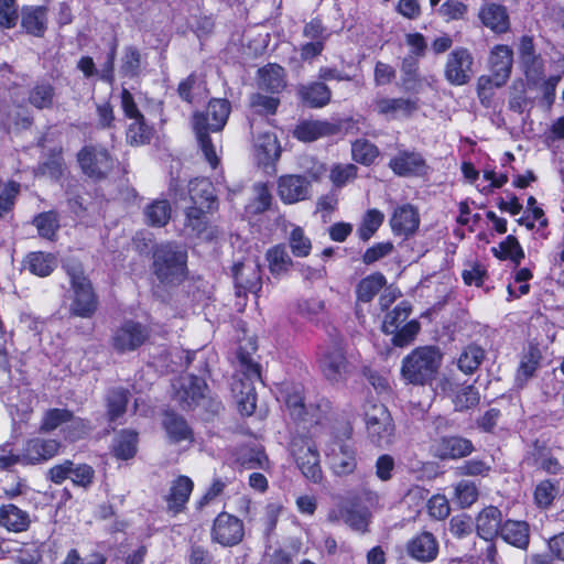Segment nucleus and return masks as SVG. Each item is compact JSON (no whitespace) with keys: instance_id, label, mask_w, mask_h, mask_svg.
I'll return each mask as SVG.
<instances>
[{"instance_id":"1","label":"nucleus","mask_w":564,"mask_h":564,"mask_svg":"<svg viewBox=\"0 0 564 564\" xmlns=\"http://www.w3.org/2000/svg\"><path fill=\"white\" fill-rule=\"evenodd\" d=\"M231 107L226 99L215 98L208 102L205 112L193 116V128L206 161L213 169L217 167L219 158L209 138V132H218L225 127Z\"/></svg>"},{"instance_id":"2","label":"nucleus","mask_w":564,"mask_h":564,"mask_svg":"<svg viewBox=\"0 0 564 564\" xmlns=\"http://www.w3.org/2000/svg\"><path fill=\"white\" fill-rule=\"evenodd\" d=\"M442 352L437 347L423 346L414 349L403 358L401 372L412 384H425L434 379L441 364Z\"/></svg>"},{"instance_id":"3","label":"nucleus","mask_w":564,"mask_h":564,"mask_svg":"<svg viewBox=\"0 0 564 564\" xmlns=\"http://www.w3.org/2000/svg\"><path fill=\"white\" fill-rule=\"evenodd\" d=\"M64 268L74 292L70 312L79 317H90L97 308V297L89 280L84 275L79 264L66 263Z\"/></svg>"},{"instance_id":"4","label":"nucleus","mask_w":564,"mask_h":564,"mask_svg":"<svg viewBox=\"0 0 564 564\" xmlns=\"http://www.w3.org/2000/svg\"><path fill=\"white\" fill-rule=\"evenodd\" d=\"M186 253L174 245L159 247L154 252V272L162 283H180L184 278Z\"/></svg>"},{"instance_id":"5","label":"nucleus","mask_w":564,"mask_h":564,"mask_svg":"<svg viewBox=\"0 0 564 564\" xmlns=\"http://www.w3.org/2000/svg\"><path fill=\"white\" fill-rule=\"evenodd\" d=\"M367 435L372 444L386 447L393 442L394 424L388 409L381 403H369L365 409Z\"/></svg>"},{"instance_id":"6","label":"nucleus","mask_w":564,"mask_h":564,"mask_svg":"<svg viewBox=\"0 0 564 564\" xmlns=\"http://www.w3.org/2000/svg\"><path fill=\"white\" fill-rule=\"evenodd\" d=\"M243 378L235 380L231 390L235 394L237 406L242 415H251L256 410L257 395L253 387L254 380H260V367L247 358H241Z\"/></svg>"},{"instance_id":"7","label":"nucleus","mask_w":564,"mask_h":564,"mask_svg":"<svg viewBox=\"0 0 564 564\" xmlns=\"http://www.w3.org/2000/svg\"><path fill=\"white\" fill-rule=\"evenodd\" d=\"M290 453L305 478L313 482L322 480L319 454L311 438L304 436L292 437Z\"/></svg>"},{"instance_id":"8","label":"nucleus","mask_w":564,"mask_h":564,"mask_svg":"<svg viewBox=\"0 0 564 564\" xmlns=\"http://www.w3.org/2000/svg\"><path fill=\"white\" fill-rule=\"evenodd\" d=\"M513 64V52L508 45H496L492 47L489 56L490 76H481L478 80L479 96H481L488 86L500 87L507 83L510 77Z\"/></svg>"},{"instance_id":"9","label":"nucleus","mask_w":564,"mask_h":564,"mask_svg":"<svg viewBox=\"0 0 564 564\" xmlns=\"http://www.w3.org/2000/svg\"><path fill=\"white\" fill-rule=\"evenodd\" d=\"M174 400L183 410H192L207 402L205 381L194 375H183L174 383Z\"/></svg>"},{"instance_id":"10","label":"nucleus","mask_w":564,"mask_h":564,"mask_svg":"<svg viewBox=\"0 0 564 564\" xmlns=\"http://www.w3.org/2000/svg\"><path fill=\"white\" fill-rule=\"evenodd\" d=\"M77 161L85 175L90 178H105L113 169L116 160L101 147L86 145L77 154Z\"/></svg>"},{"instance_id":"11","label":"nucleus","mask_w":564,"mask_h":564,"mask_svg":"<svg viewBox=\"0 0 564 564\" xmlns=\"http://www.w3.org/2000/svg\"><path fill=\"white\" fill-rule=\"evenodd\" d=\"M319 368L324 377L333 383L345 382L355 370L344 349L338 345H333L321 354Z\"/></svg>"},{"instance_id":"12","label":"nucleus","mask_w":564,"mask_h":564,"mask_svg":"<svg viewBox=\"0 0 564 564\" xmlns=\"http://www.w3.org/2000/svg\"><path fill=\"white\" fill-rule=\"evenodd\" d=\"M149 336L147 326L134 321H127L113 332L111 343L115 350L123 354L138 349L148 340Z\"/></svg>"},{"instance_id":"13","label":"nucleus","mask_w":564,"mask_h":564,"mask_svg":"<svg viewBox=\"0 0 564 564\" xmlns=\"http://www.w3.org/2000/svg\"><path fill=\"white\" fill-rule=\"evenodd\" d=\"M474 57L465 47H457L452 51L444 68L446 80L455 86L467 84L473 76Z\"/></svg>"},{"instance_id":"14","label":"nucleus","mask_w":564,"mask_h":564,"mask_svg":"<svg viewBox=\"0 0 564 564\" xmlns=\"http://www.w3.org/2000/svg\"><path fill=\"white\" fill-rule=\"evenodd\" d=\"M326 458L336 475L351 474L357 466L356 451L343 440H333L325 449Z\"/></svg>"},{"instance_id":"15","label":"nucleus","mask_w":564,"mask_h":564,"mask_svg":"<svg viewBox=\"0 0 564 564\" xmlns=\"http://www.w3.org/2000/svg\"><path fill=\"white\" fill-rule=\"evenodd\" d=\"M245 535L243 523L237 517L221 512L214 521L212 538L224 546L239 544Z\"/></svg>"},{"instance_id":"16","label":"nucleus","mask_w":564,"mask_h":564,"mask_svg":"<svg viewBox=\"0 0 564 564\" xmlns=\"http://www.w3.org/2000/svg\"><path fill=\"white\" fill-rule=\"evenodd\" d=\"M389 167L398 176H422L427 173L429 166L425 159L417 151L398 150L397 154L391 158Z\"/></svg>"},{"instance_id":"17","label":"nucleus","mask_w":564,"mask_h":564,"mask_svg":"<svg viewBox=\"0 0 564 564\" xmlns=\"http://www.w3.org/2000/svg\"><path fill=\"white\" fill-rule=\"evenodd\" d=\"M311 182L303 175L285 174L278 180V196L284 204H295L310 198Z\"/></svg>"},{"instance_id":"18","label":"nucleus","mask_w":564,"mask_h":564,"mask_svg":"<svg viewBox=\"0 0 564 564\" xmlns=\"http://www.w3.org/2000/svg\"><path fill=\"white\" fill-rule=\"evenodd\" d=\"M474 451L473 443L462 436H443L434 440L431 453L434 457L447 460L468 456Z\"/></svg>"},{"instance_id":"19","label":"nucleus","mask_w":564,"mask_h":564,"mask_svg":"<svg viewBox=\"0 0 564 564\" xmlns=\"http://www.w3.org/2000/svg\"><path fill=\"white\" fill-rule=\"evenodd\" d=\"M61 444L56 440L33 437L28 440L22 449V465H36L54 457L59 451Z\"/></svg>"},{"instance_id":"20","label":"nucleus","mask_w":564,"mask_h":564,"mask_svg":"<svg viewBox=\"0 0 564 564\" xmlns=\"http://www.w3.org/2000/svg\"><path fill=\"white\" fill-rule=\"evenodd\" d=\"M232 272L238 296L242 292L257 294L261 290L260 265L257 260L248 259L243 262H238L234 265Z\"/></svg>"},{"instance_id":"21","label":"nucleus","mask_w":564,"mask_h":564,"mask_svg":"<svg viewBox=\"0 0 564 564\" xmlns=\"http://www.w3.org/2000/svg\"><path fill=\"white\" fill-rule=\"evenodd\" d=\"M375 110L388 119L408 118L417 109V101L410 98H377Z\"/></svg>"},{"instance_id":"22","label":"nucleus","mask_w":564,"mask_h":564,"mask_svg":"<svg viewBox=\"0 0 564 564\" xmlns=\"http://www.w3.org/2000/svg\"><path fill=\"white\" fill-rule=\"evenodd\" d=\"M406 552L419 562H431L438 554V541L431 532H421L408 542Z\"/></svg>"},{"instance_id":"23","label":"nucleus","mask_w":564,"mask_h":564,"mask_svg":"<svg viewBox=\"0 0 564 564\" xmlns=\"http://www.w3.org/2000/svg\"><path fill=\"white\" fill-rule=\"evenodd\" d=\"M478 18L484 26L496 34L506 33L510 29V19L507 8L501 4L495 2L485 3L479 9Z\"/></svg>"},{"instance_id":"24","label":"nucleus","mask_w":564,"mask_h":564,"mask_svg":"<svg viewBox=\"0 0 564 564\" xmlns=\"http://www.w3.org/2000/svg\"><path fill=\"white\" fill-rule=\"evenodd\" d=\"M420 225L417 210L410 204H404L394 208L390 226L393 234L408 237L416 231Z\"/></svg>"},{"instance_id":"25","label":"nucleus","mask_w":564,"mask_h":564,"mask_svg":"<svg viewBox=\"0 0 564 564\" xmlns=\"http://www.w3.org/2000/svg\"><path fill=\"white\" fill-rule=\"evenodd\" d=\"M210 210H207L203 207H188L185 212V223L184 226L186 229L191 230V232L197 237H200L206 240L213 239L217 230L215 227L209 225V220L207 214Z\"/></svg>"},{"instance_id":"26","label":"nucleus","mask_w":564,"mask_h":564,"mask_svg":"<svg viewBox=\"0 0 564 564\" xmlns=\"http://www.w3.org/2000/svg\"><path fill=\"white\" fill-rule=\"evenodd\" d=\"M193 487L194 484L187 476L177 477L172 482L166 496L167 510L173 514L183 511L193 491Z\"/></svg>"},{"instance_id":"27","label":"nucleus","mask_w":564,"mask_h":564,"mask_svg":"<svg viewBox=\"0 0 564 564\" xmlns=\"http://www.w3.org/2000/svg\"><path fill=\"white\" fill-rule=\"evenodd\" d=\"M501 521L502 514L497 507L489 506L485 508L476 518L477 534L487 541L492 540L500 534Z\"/></svg>"},{"instance_id":"28","label":"nucleus","mask_w":564,"mask_h":564,"mask_svg":"<svg viewBox=\"0 0 564 564\" xmlns=\"http://www.w3.org/2000/svg\"><path fill=\"white\" fill-rule=\"evenodd\" d=\"M213 184L206 178H196L189 182L188 193L193 205L191 207H203L207 210H214L217 207V200Z\"/></svg>"},{"instance_id":"29","label":"nucleus","mask_w":564,"mask_h":564,"mask_svg":"<svg viewBox=\"0 0 564 564\" xmlns=\"http://www.w3.org/2000/svg\"><path fill=\"white\" fill-rule=\"evenodd\" d=\"M542 360V352L535 345H529L523 352L516 373V384L523 388L534 377Z\"/></svg>"},{"instance_id":"30","label":"nucleus","mask_w":564,"mask_h":564,"mask_svg":"<svg viewBox=\"0 0 564 564\" xmlns=\"http://www.w3.org/2000/svg\"><path fill=\"white\" fill-rule=\"evenodd\" d=\"M297 94L301 100L312 108H322L328 105L332 98L329 87L321 82L299 86Z\"/></svg>"},{"instance_id":"31","label":"nucleus","mask_w":564,"mask_h":564,"mask_svg":"<svg viewBox=\"0 0 564 564\" xmlns=\"http://www.w3.org/2000/svg\"><path fill=\"white\" fill-rule=\"evenodd\" d=\"M31 523L26 511L14 505H6L0 508V524L12 532L25 531Z\"/></svg>"},{"instance_id":"32","label":"nucleus","mask_w":564,"mask_h":564,"mask_svg":"<svg viewBox=\"0 0 564 564\" xmlns=\"http://www.w3.org/2000/svg\"><path fill=\"white\" fill-rule=\"evenodd\" d=\"M500 535L507 543L519 549H527L529 545V525L524 521H506L500 529Z\"/></svg>"},{"instance_id":"33","label":"nucleus","mask_w":564,"mask_h":564,"mask_svg":"<svg viewBox=\"0 0 564 564\" xmlns=\"http://www.w3.org/2000/svg\"><path fill=\"white\" fill-rule=\"evenodd\" d=\"M259 86L272 94H278L285 87V72L276 64H269L259 69Z\"/></svg>"},{"instance_id":"34","label":"nucleus","mask_w":564,"mask_h":564,"mask_svg":"<svg viewBox=\"0 0 564 564\" xmlns=\"http://www.w3.org/2000/svg\"><path fill=\"white\" fill-rule=\"evenodd\" d=\"M334 132V126L326 121H303L296 126L293 135L303 142H312Z\"/></svg>"},{"instance_id":"35","label":"nucleus","mask_w":564,"mask_h":564,"mask_svg":"<svg viewBox=\"0 0 564 564\" xmlns=\"http://www.w3.org/2000/svg\"><path fill=\"white\" fill-rule=\"evenodd\" d=\"M254 149L258 160L262 164H270L280 158V144L272 133L259 134L254 140Z\"/></svg>"},{"instance_id":"36","label":"nucleus","mask_w":564,"mask_h":564,"mask_svg":"<svg viewBox=\"0 0 564 564\" xmlns=\"http://www.w3.org/2000/svg\"><path fill=\"white\" fill-rule=\"evenodd\" d=\"M47 17L45 7H30L22 12V26L30 34L42 36L46 30Z\"/></svg>"},{"instance_id":"37","label":"nucleus","mask_w":564,"mask_h":564,"mask_svg":"<svg viewBox=\"0 0 564 564\" xmlns=\"http://www.w3.org/2000/svg\"><path fill=\"white\" fill-rule=\"evenodd\" d=\"M519 54L528 76H539L542 73V61L535 55L533 41L530 36L521 37Z\"/></svg>"},{"instance_id":"38","label":"nucleus","mask_w":564,"mask_h":564,"mask_svg":"<svg viewBox=\"0 0 564 564\" xmlns=\"http://www.w3.org/2000/svg\"><path fill=\"white\" fill-rule=\"evenodd\" d=\"M164 429L169 438L178 443L182 441H191L193 433L186 421L174 413H166L163 421Z\"/></svg>"},{"instance_id":"39","label":"nucleus","mask_w":564,"mask_h":564,"mask_svg":"<svg viewBox=\"0 0 564 564\" xmlns=\"http://www.w3.org/2000/svg\"><path fill=\"white\" fill-rule=\"evenodd\" d=\"M267 261L270 272L275 276L285 274L293 265V261L284 245H276L270 248L267 251Z\"/></svg>"},{"instance_id":"40","label":"nucleus","mask_w":564,"mask_h":564,"mask_svg":"<svg viewBox=\"0 0 564 564\" xmlns=\"http://www.w3.org/2000/svg\"><path fill=\"white\" fill-rule=\"evenodd\" d=\"M55 88L50 82H39L29 91V102L37 109H50L53 107Z\"/></svg>"},{"instance_id":"41","label":"nucleus","mask_w":564,"mask_h":564,"mask_svg":"<svg viewBox=\"0 0 564 564\" xmlns=\"http://www.w3.org/2000/svg\"><path fill=\"white\" fill-rule=\"evenodd\" d=\"M29 270L39 276L50 275L57 267V260L54 254L45 252H31L26 258Z\"/></svg>"},{"instance_id":"42","label":"nucleus","mask_w":564,"mask_h":564,"mask_svg":"<svg viewBox=\"0 0 564 564\" xmlns=\"http://www.w3.org/2000/svg\"><path fill=\"white\" fill-rule=\"evenodd\" d=\"M485 351L477 345H469L463 349L457 358V367L465 375L474 373L481 365Z\"/></svg>"},{"instance_id":"43","label":"nucleus","mask_w":564,"mask_h":564,"mask_svg":"<svg viewBox=\"0 0 564 564\" xmlns=\"http://www.w3.org/2000/svg\"><path fill=\"white\" fill-rule=\"evenodd\" d=\"M452 500L459 508L465 509L474 505L479 496L478 488L474 481L463 479L453 486Z\"/></svg>"},{"instance_id":"44","label":"nucleus","mask_w":564,"mask_h":564,"mask_svg":"<svg viewBox=\"0 0 564 564\" xmlns=\"http://www.w3.org/2000/svg\"><path fill=\"white\" fill-rule=\"evenodd\" d=\"M387 280L380 272H376L364 278L357 285V299L360 302L368 303L386 285Z\"/></svg>"},{"instance_id":"45","label":"nucleus","mask_w":564,"mask_h":564,"mask_svg":"<svg viewBox=\"0 0 564 564\" xmlns=\"http://www.w3.org/2000/svg\"><path fill=\"white\" fill-rule=\"evenodd\" d=\"M145 220L154 227L165 226L171 218V206L166 199H156L144 209Z\"/></svg>"},{"instance_id":"46","label":"nucleus","mask_w":564,"mask_h":564,"mask_svg":"<svg viewBox=\"0 0 564 564\" xmlns=\"http://www.w3.org/2000/svg\"><path fill=\"white\" fill-rule=\"evenodd\" d=\"M153 129L145 123L144 117L134 119L127 129L126 140L130 145L140 147L150 143Z\"/></svg>"},{"instance_id":"47","label":"nucleus","mask_w":564,"mask_h":564,"mask_svg":"<svg viewBox=\"0 0 564 564\" xmlns=\"http://www.w3.org/2000/svg\"><path fill=\"white\" fill-rule=\"evenodd\" d=\"M411 308L406 302L398 304L391 312H389L382 323V330L386 334H394L401 326H403L410 315Z\"/></svg>"},{"instance_id":"48","label":"nucleus","mask_w":564,"mask_h":564,"mask_svg":"<svg viewBox=\"0 0 564 564\" xmlns=\"http://www.w3.org/2000/svg\"><path fill=\"white\" fill-rule=\"evenodd\" d=\"M351 155L354 161L362 165H370L379 155L378 148L366 139L356 140L351 144Z\"/></svg>"},{"instance_id":"49","label":"nucleus","mask_w":564,"mask_h":564,"mask_svg":"<svg viewBox=\"0 0 564 564\" xmlns=\"http://www.w3.org/2000/svg\"><path fill=\"white\" fill-rule=\"evenodd\" d=\"M384 220L382 212L373 208L369 209L362 217L361 224L357 230L359 238L364 241L369 240L379 229Z\"/></svg>"},{"instance_id":"50","label":"nucleus","mask_w":564,"mask_h":564,"mask_svg":"<svg viewBox=\"0 0 564 564\" xmlns=\"http://www.w3.org/2000/svg\"><path fill=\"white\" fill-rule=\"evenodd\" d=\"M283 398L290 414L295 420L304 419V415L306 414V405L304 403L301 389L299 387H288L283 391Z\"/></svg>"},{"instance_id":"51","label":"nucleus","mask_w":564,"mask_h":564,"mask_svg":"<svg viewBox=\"0 0 564 564\" xmlns=\"http://www.w3.org/2000/svg\"><path fill=\"white\" fill-rule=\"evenodd\" d=\"M33 225L41 237L52 240L59 227L57 214L55 212L41 213L34 217Z\"/></svg>"},{"instance_id":"52","label":"nucleus","mask_w":564,"mask_h":564,"mask_svg":"<svg viewBox=\"0 0 564 564\" xmlns=\"http://www.w3.org/2000/svg\"><path fill=\"white\" fill-rule=\"evenodd\" d=\"M67 420H70V411L67 409H50L47 410L40 425V431L52 432L57 427L65 426Z\"/></svg>"},{"instance_id":"53","label":"nucleus","mask_w":564,"mask_h":564,"mask_svg":"<svg viewBox=\"0 0 564 564\" xmlns=\"http://www.w3.org/2000/svg\"><path fill=\"white\" fill-rule=\"evenodd\" d=\"M137 433L123 431L116 438L113 451L116 456L122 459L131 458L135 454Z\"/></svg>"},{"instance_id":"54","label":"nucleus","mask_w":564,"mask_h":564,"mask_svg":"<svg viewBox=\"0 0 564 564\" xmlns=\"http://www.w3.org/2000/svg\"><path fill=\"white\" fill-rule=\"evenodd\" d=\"M480 394L478 390L473 386L462 387L454 397V405L457 411H465L473 409L478 405Z\"/></svg>"},{"instance_id":"55","label":"nucleus","mask_w":564,"mask_h":564,"mask_svg":"<svg viewBox=\"0 0 564 564\" xmlns=\"http://www.w3.org/2000/svg\"><path fill=\"white\" fill-rule=\"evenodd\" d=\"M289 245L292 253L295 257L304 258L307 257L312 249V242L308 237L304 234V230L294 226L289 236Z\"/></svg>"},{"instance_id":"56","label":"nucleus","mask_w":564,"mask_h":564,"mask_svg":"<svg viewBox=\"0 0 564 564\" xmlns=\"http://www.w3.org/2000/svg\"><path fill=\"white\" fill-rule=\"evenodd\" d=\"M107 400L109 420L116 421L126 412L128 391L124 389H113L109 392Z\"/></svg>"},{"instance_id":"57","label":"nucleus","mask_w":564,"mask_h":564,"mask_svg":"<svg viewBox=\"0 0 564 564\" xmlns=\"http://www.w3.org/2000/svg\"><path fill=\"white\" fill-rule=\"evenodd\" d=\"M141 68V54L134 46L124 48L121 57L120 72L128 77H134L140 73Z\"/></svg>"},{"instance_id":"58","label":"nucleus","mask_w":564,"mask_h":564,"mask_svg":"<svg viewBox=\"0 0 564 564\" xmlns=\"http://www.w3.org/2000/svg\"><path fill=\"white\" fill-rule=\"evenodd\" d=\"M419 59L414 55H408L403 58L401 72L403 73L402 85L405 90L413 91L417 86Z\"/></svg>"},{"instance_id":"59","label":"nucleus","mask_w":564,"mask_h":564,"mask_svg":"<svg viewBox=\"0 0 564 564\" xmlns=\"http://www.w3.org/2000/svg\"><path fill=\"white\" fill-rule=\"evenodd\" d=\"M90 429L88 421L77 417L73 412H70V420H67L66 425L63 427V432L65 434V438L69 441H77L87 435Z\"/></svg>"},{"instance_id":"60","label":"nucleus","mask_w":564,"mask_h":564,"mask_svg":"<svg viewBox=\"0 0 564 564\" xmlns=\"http://www.w3.org/2000/svg\"><path fill=\"white\" fill-rule=\"evenodd\" d=\"M203 90V83L195 74H191L186 79L178 85L180 97L187 102H193L195 98L200 95Z\"/></svg>"},{"instance_id":"61","label":"nucleus","mask_w":564,"mask_h":564,"mask_svg":"<svg viewBox=\"0 0 564 564\" xmlns=\"http://www.w3.org/2000/svg\"><path fill=\"white\" fill-rule=\"evenodd\" d=\"M558 492L557 487L551 480L541 481L534 491V500L541 508H547L552 505Z\"/></svg>"},{"instance_id":"62","label":"nucleus","mask_w":564,"mask_h":564,"mask_svg":"<svg viewBox=\"0 0 564 564\" xmlns=\"http://www.w3.org/2000/svg\"><path fill=\"white\" fill-rule=\"evenodd\" d=\"M357 171L354 164H336L332 167L329 177L335 186L343 187L357 176Z\"/></svg>"},{"instance_id":"63","label":"nucleus","mask_w":564,"mask_h":564,"mask_svg":"<svg viewBox=\"0 0 564 564\" xmlns=\"http://www.w3.org/2000/svg\"><path fill=\"white\" fill-rule=\"evenodd\" d=\"M500 258L510 259L516 264H519L521 260L524 258V252L513 236H508L500 245Z\"/></svg>"},{"instance_id":"64","label":"nucleus","mask_w":564,"mask_h":564,"mask_svg":"<svg viewBox=\"0 0 564 564\" xmlns=\"http://www.w3.org/2000/svg\"><path fill=\"white\" fill-rule=\"evenodd\" d=\"M19 191L20 184L15 182L4 184L0 192V218L12 210Z\"/></svg>"}]
</instances>
